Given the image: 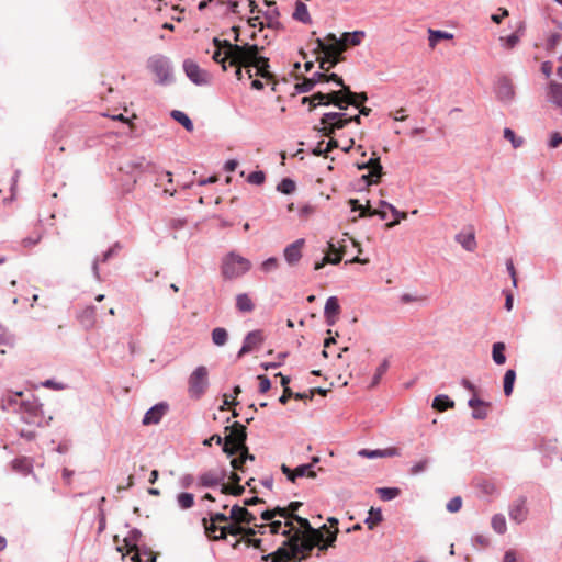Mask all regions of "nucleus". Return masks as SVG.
Returning <instances> with one entry per match:
<instances>
[{
	"label": "nucleus",
	"mask_w": 562,
	"mask_h": 562,
	"mask_svg": "<svg viewBox=\"0 0 562 562\" xmlns=\"http://www.w3.org/2000/svg\"><path fill=\"white\" fill-rule=\"evenodd\" d=\"M286 519L295 520L300 527L294 526L293 535L288 541L290 544L289 549L279 548L276 552L268 555L271 557L273 562L296 558L300 553L308 552L314 547H318L319 550H326L336 541L337 528L329 529L326 525H323L319 529L314 528L306 518L295 514H289Z\"/></svg>",
	"instance_id": "f257e3e1"
},
{
	"label": "nucleus",
	"mask_w": 562,
	"mask_h": 562,
	"mask_svg": "<svg viewBox=\"0 0 562 562\" xmlns=\"http://www.w3.org/2000/svg\"><path fill=\"white\" fill-rule=\"evenodd\" d=\"M217 49L213 53V60L223 65L226 70L225 61L229 59L231 65H244L245 68H256V75L267 76L269 67L268 59L259 56L260 48L257 45L249 44H232L227 40L220 41L214 38Z\"/></svg>",
	"instance_id": "f03ea898"
},
{
	"label": "nucleus",
	"mask_w": 562,
	"mask_h": 562,
	"mask_svg": "<svg viewBox=\"0 0 562 562\" xmlns=\"http://www.w3.org/2000/svg\"><path fill=\"white\" fill-rule=\"evenodd\" d=\"M315 50L324 54L319 60V68L323 71H328L340 61V55L346 49L345 41L337 38L335 34L329 33L325 40H315Z\"/></svg>",
	"instance_id": "7ed1b4c3"
},
{
	"label": "nucleus",
	"mask_w": 562,
	"mask_h": 562,
	"mask_svg": "<svg viewBox=\"0 0 562 562\" xmlns=\"http://www.w3.org/2000/svg\"><path fill=\"white\" fill-rule=\"evenodd\" d=\"M225 430H229V434L223 438V451L228 457H233L240 449L246 447V427L236 422L232 426L225 427Z\"/></svg>",
	"instance_id": "20e7f679"
},
{
	"label": "nucleus",
	"mask_w": 562,
	"mask_h": 562,
	"mask_svg": "<svg viewBox=\"0 0 562 562\" xmlns=\"http://www.w3.org/2000/svg\"><path fill=\"white\" fill-rule=\"evenodd\" d=\"M210 386L209 370L205 366L196 367L188 378V395L191 400H200Z\"/></svg>",
	"instance_id": "39448f33"
},
{
	"label": "nucleus",
	"mask_w": 562,
	"mask_h": 562,
	"mask_svg": "<svg viewBox=\"0 0 562 562\" xmlns=\"http://www.w3.org/2000/svg\"><path fill=\"white\" fill-rule=\"evenodd\" d=\"M147 67L156 76V83L166 86L173 81V69L168 57L162 55L151 56L147 61Z\"/></svg>",
	"instance_id": "423d86ee"
},
{
	"label": "nucleus",
	"mask_w": 562,
	"mask_h": 562,
	"mask_svg": "<svg viewBox=\"0 0 562 562\" xmlns=\"http://www.w3.org/2000/svg\"><path fill=\"white\" fill-rule=\"evenodd\" d=\"M19 407L18 415L22 422L31 425L40 424L43 416V405L35 395L23 396Z\"/></svg>",
	"instance_id": "0eeeda50"
},
{
	"label": "nucleus",
	"mask_w": 562,
	"mask_h": 562,
	"mask_svg": "<svg viewBox=\"0 0 562 562\" xmlns=\"http://www.w3.org/2000/svg\"><path fill=\"white\" fill-rule=\"evenodd\" d=\"M250 267L247 258L231 252L223 259L222 273L227 279H236L248 272Z\"/></svg>",
	"instance_id": "6e6552de"
},
{
	"label": "nucleus",
	"mask_w": 562,
	"mask_h": 562,
	"mask_svg": "<svg viewBox=\"0 0 562 562\" xmlns=\"http://www.w3.org/2000/svg\"><path fill=\"white\" fill-rule=\"evenodd\" d=\"M349 123L347 114L344 112H327L321 119L318 131L323 136L330 137L336 130L344 128Z\"/></svg>",
	"instance_id": "1a4fd4ad"
},
{
	"label": "nucleus",
	"mask_w": 562,
	"mask_h": 562,
	"mask_svg": "<svg viewBox=\"0 0 562 562\" xmlns=\"http://www.w3.org/2000/svg\"><path fill=\"white\" fill-rule=\"evenodd\" d=\"M345 101L341 100L340 97V90L335 91H328L326 93L324 92H317L313 94L312 97H304L302 99V103H310V109H315L317 105H329L333 104L337 106L339 110L344 111L346 110V105L344 104Z\"/></svg>",
	"instance_id": "9d476101"
},
{
	"label": "nucleus",
	"mask_w": 562,
	"mask_h": 562,
	"mask_svg": "<svg viewBox=\"0 0 562 562\" xmlns=\"http://www.w3.org/2000/svg\"><path fill=\"white\" fill-rule=\"evenodd\" d=\"M330 78L334 80V83L337 87H340V97L341 100L345 101L344 104L346 105V109L348 105H353L356 108H359L360 103L367 101V94L366 93H356L350 90L348 86H346L342 81V79L337 74H330Z\"/></svg>",
	"instance_id": "9b49d317"
},
{
	"label": "nucleus",
	"mask_w": 562,
	"mask_h": 562,
	"mask_svg": "<svg viewBox=\"0 0 562 562\" xmlns=\"http://www.w3.org/2000/svg\"><path fill=\"white\" fill-rule=\"evenodd\" d=\"M183 70L187 77L196 86H204L210 82V74L202 69L194 60L186 59Z\"/></svg>",
	"instance_id": "f8f14e48"
},
{
	"label": "nucleus",
	"mask_w": 562,
	"mask_h": 562,
	"mask_svg": "<svg viewBox=\"0 0 562 562\" xmlns=\"http://www.w3.org/2000/svg\"><path fill=\"white\" fill-rule=\"evenodd\" d=\"M358 169H369V173L362 176L368 184L378 183L383 173L379 157H371L368 161L358 164Z\"/></svg>",
	"instance_id": "ddd939ff"
},
{
	"label": "nucleus",
	"mask_w": 562,
	"mask_h": 562,
	"mask_svg": "<svg viewBox=\"0 0 562 562\" xmlns=\"http://www.w3.org/2000/svg\"><path fill=\"white\" fill-rule=\"evenodd\" d=\"M304 245L305 239L299 238L284 248L283 258L289 266L294 267L300 262L303 256L302 249Z\"/></svg>",
	"instance_id": "4468645a"
},
{
	"label": "nucleus",
	"mask_w": 562,
	"mask_h": 562,
	"mask_svg": "<svg viewBox=\"0 0 562 562\" xmlns=\"http://www.w3.org/2000/svg\"><path fill=\"white\" fill-rule=\"evenodd\" d=\"M226 473L224 471L210 470L198 476V485L201 487H214L224 484Z\"/></svg>",
	"instance_id": "2eb2a0df"
},
{
	"label": "nucleus",
	"mask_w": 562,
	"mask_h": 562,
	"mask_svg": "<svg viewBox=\"0 0 562 562\" xmlns=\"http://www.w3.org/2000/svg\"><path fill=\"white\" fill-rule=\"evenodd\" d=\"M263 334L259 329L248 333L244 339L241 348L238 351V357H243L244 355L259 348L263 342Z\"/></svg>",
	"instance_id": "dca6fc26"
},
{
	"label": "nucleus",
	"mask_w": 562,
	"mask_h": 562,
	"mask_svg": "<svg viewBox=\"0 0 562 562\" xmlns=\"http://www.w3.org/2000/svg\"><path fill=\"white\" fill-rule=\"evenodd\" d=\"M168 411V404L166 403H158L154 406H151L144 415L143 417V425H157L160 423L162 417Z\"/></svg>",
	"instance_id": "f3484780"
},
{
	"label": "nucleus",
	"mask_w": 562,
	"mask_h": 562,
	"mask_svg": "<svg viewBox=\"0 0 562 562\" xmlns=\"http://www.w3.org/2000/svg\"><path fill=\"white\" fill-rule=\"evenodd\" d=\"M339 313L340 305L338 299L336 296H329L324 307V316L326 319V324L328 326H333L336 323Z\"/></svg>",
	"instance_id": "a211bd4d"
},
{
	"label": "nucleus",
	"mask_w": 562,
	"mask_h": 562,
	"mask_svg": "<svg viewBox=\"0 0 562 562\" xmlns=\"http://www.w3.org/2000/svg\"><path fill=\"white\" fill-rule=\"evenodd\" d=\"M24 393L22 391L19 392H9L1 400V408L3 411L13 412L18 414L20 402L23 398Z\"/></svg>",
	"instance_id": "6ab92c4d"
},
{
	"label": "nucleus",
	"mask_w": 562,
	"mask_h": 562,
	"mask_svg": "<svg viewBox=\"0 0 562 562\" xmlns=\"http://www.w3.org/2000/svg\"><path fill=\"white\" fill-rule=\"evenodd\" d=\"M547 101L562 110V83L550 81L546 92Z\"/></svg>",
	"instance_id": "aec40b11"
},
{
	"label": "nucleus",
	"mask_w": 562,
	"mask_h": 562,
	"mask_svg": "<svg viewBox=\"0 0 562 562\" xmlns=\"http://www.w3.org/2000/svg\"><path fill=\"white\" fill-rule=\"evenodd\" d=\"M528 509L526 507V502L522 498L515 501L509 508V518L521 524L527 519Z\"/></svg>",
	"instance_id": "412c9836"
},
{
	"label": "nucleus",
	"mask_w": 562,
	"mask_h": 562,
	"mask_svg": "<svg viewBox=\"0 0 562 562\" xmlns=\"http://www.w3.org/2000/svg\"><path fill=\"white\" fill-rule=\"evenodd\" d=\"M468 405L473 409L472 417L474 419H485L488 415L490 404L480 400L477 396H472L468 401Z\"/></svg>",
	"instance_id": "4be33fe9"
},
{
	"label": "nucleus",
	"mask_w": 562,
	"mask_h": 562,
	"mask_svg": "<svg viewBox=\"0 0 562 562\" xmlns=\"http://www.w3.org/2000/svg\"><path fill=\"white\" fill-rule=\"evenodd\" d=\"M11 469L22 475H29L33 471L32 459L27 457H19L11 461Z\"/></svg>",
	"instance_id": "5701e85b"
},
{
	"label": "nucleus",
	"mask_w": 562,
	"mask_h": 562,
	"mask_svg": "<svg viewBox=\"0 0 562 562\" xmlns=\"http://www.w3.org/2000/svg\"><path fill=\"white\" fill-rule=\"evenodd\" d=\"M229 518L236 522L251 524L255 521V516L248 512L245 507L234 505L229 513Z\"/></svg>",
	"instance_id": "b1692460"
},
{
	"label": "nucleus",
	"mask_w": 562,
	"mask_h": 562,
	"mask_svg": "<svg viewBox=\"0 0 562 562\" xmlns=\"http://www.w3.org/2000/svg\"><path fill=\"white\" fill-rule=\"evenodd\" d=\"M269 528L271 533H281L283 536H288L290 539L293 535L292 531L294 530V525L293 521L289 519H286L284 524L280 520H272Z\"/></svg>",
	"instance_id": "393cba45"
},
{
	"label": "nucleus",
	"mask_w": 562,
	"mask_h": 562,
	"mask_svg": "<svg viewBox=\"0 0 562 562\" xmlns=\"http://www.w3.org/2000/svg\"><path fill=\"white\" fill-rule=\"evenodd\" d=\"M456 240L467 251H473L476 248V240L473 232L459 233L456 235Z\"/></svg>",
	"instance_id": "a878e982"
},
{
	"label": "nucleus",
	"mask_w": 562,
	"mask_h": 562,
	"mask_svg": "<svg viewBox=\"0 0 562 562\" xmlns=\"http://www.w3.org/2000/svg\"><path fill=\"white\" fill-rule=\"evenodd\" d=\"M78 319L81 325L86 328H91L95 323V307L86 306L79 314Z\"/></svg>",
	"instance_id": "bb28decb"
},
{
	"label": "nucleus",
	"mask_w": 562,
	"mask_h": 562,
	"mask_svg": "<svg viewBox=\"0 0 562 562\" xmlns=\"http://www.w3.org/2000/svg\"><path fill=\"white\" fill-rule=\"evenodd\" d=\"M514 88L513 85L507 80L503 79L498 82L497 87V97L502 101H510L514 98Z\"/></svg>",
	"instance_id": "cd10ccee"
},
{
	"label": "nucleus",
	"mask_w": 562,
	"mask_h": 562,
	"mask_svg": "<svg viewBox=\"0 0 562 562\" xmlns=\"http://www.w3.org/2000/svg\"><path fill=\"white\" fill-rule=\"evenodd\" d=\"M142 537V532L138 529H132L128 531L127 536L124 538V547L127 549V552H135L138 547V541Z\"/></svg>",
	"instance_id": "c85d7f7f"
},
{
	"label": "nucleus",
	"mask_w": 562,
	"mask_h": 562,
	"mask_svg": "<svg viewBox=\"0 0 562 562\" xmlns=\"http://www.w3.org/2000/svg\"><path fill=\"white\" fill-rule=\"evenodd\" d=\"M236 308L241 313H250L255 308V304L247 293H240L236 296Z\"/></svg>",
	"instance_id": "c756f323"
},
{
	"label": "nucleus",
	"mask_w": 562,
	"mask_h": 562,
	"mask_svg": "<svg viewBox=\"0 0 562 562\" xmlns=\"http://www.w3.org/2000/svg\"><path fill=\"white\" fill-rule=\"evenodd\" d=\"M293 19L300 21L304 24H310L312 22L311 15L308 13L307 7L305 3L301 1L295 2V9L293 12Z\"/></svg>",
	"instance_id": "7c9ffc66"
},
{
	"label": "nucleus",
	"mask_w": 562,
	"mask_h": 562,
	"mask_svg": "<svg viewBox=\"0 0 562 562\" xmlns=\"http://www.w3.org/2000/svg\"><path fill=\"white\" fill-rule=\"evenodd\" d=\"M380 206L386 207L394 216V221L386 224L387 227H394L402 220H405L407 217V214L405 212L398 211L394 205H392L391 203H389L386 201H380Z\"/></svg>",
	"instance_id": "2f4dec72"
},
{
	"label": "nucleus",
	"mask_w": 562,
	"mask_h": 562,
	"mask_svg": "<svg viewBox=\"0 0 562 562\" xmlns=\"http://www.w3.org/2000/svg\"><path fill=\"white\" fill-rule=\"evenodd\" d=\"M506 346L504 342H494L492 347V358L497 366H502L506 362L505 356Z\"/></svg>",
	"instance_id": "473e14b6"
},
{
	"label": "nucleus",
	"mask_w": 562,
	"mask_h": 562,
	"mask_svg": "<svg viewBox=\"0 0 562 562\" xmlns=\"http://www.w3.org/2000/svg\"><path fill=\"white\" fill-rule=\"evenodd\" d=\"M383 519V515L380 508L371 507L368 517L364 520L368 529L373 530Z\"/></svg>",
	"instance_id": "72a5a7b5"
},
{
	"label": "nucleus",
	"mask_w": 562,
	"mask_h": 562,
	"mask_svg": "<svg viewBox=\"0 0 562 562\" xmlns=\"http://www.w3.org/2000/svg\"><path fill=\"white\" fill-rule=\"evenodd\" d=\"M237 453H239V457L237 458H233L232 461H231V465L234 470H243V464L247 461V460H254V456L250 454L248 452V448L245 447L243 449H240Z\"/></svg>",
	"instance_id": "f704fd0d"
},
{
	"label": "nucleus",
	"mask_w": 562,
	"mask_h": 562,
	"mask_svg": "<svg viewBox=\"0 0 562 562\" xmlns=\"http://www.w3.org/2000/svg\"><path fill=\"white\" fill-rule=\"evenodd\" d=\"M177 505L180 509L187 510L194 505V495L189 492L179 493L176 497Z\"/></svg>",
	"instance_id": "c9c22d12"
},
{
	"label": "nucleus",
	"mask_w": 562,
	"mask_h": 562,
	"mask_svg": "<svg viewBox=\"0 0 562 562\" xmlns=\"http://www.w3.org/2000/svg\"><path fill=\"white\" fill-rule=\"evenodd\" d=\"M453 406L454 402L446 394L437 395L432 401V407L439 412L452 408Z\"/></svg>",
	"instance_id": "e433bc0d"
},
{
	"label": "nucleus",
	"mask_w": 562,
	"mask_h": 562,
	"mask_svg": "<svg viewBox=\"0 0 562 562\" xmlns=\"http://www.w3.org/2000/svg\"><path fill=\"white\" fill-rule=\"evenodd\" d=\"M131 560L133 562H155L156 561V557L154 554L153 551L146 549V548H140V549H137V551L134 552V554L132 555Z\"/></svg>",
	"instance_id": "4c0bfd02"
},
{
	"label": "nucleus",
	"mask_w": 562,
	"mask_h": 562,
	"mask_svg": "<svg viewBox=\"0 0 562 562\" xmlns=\"http://www.w3.org/2000/svg\"><path fill=\"white\" fill-rule=\"evenodd\" d=\"M171 117L181 124L188 132H192L194 126L191 119L180 110H173L171 112Z\"/></svg>",
	"instance_id": "58836bf2"
},
{
	"label": "nucleus",
	"mask_w": 562,
	"mask_h": 562,
	"mask_svg": "<svg viewBox=\"0 0 562 562\" xmlns=\"http://www.w3.org/2000/svg\"><path fill=\"white\" fill-rule=\"evenodd\" d=\"M279 516V517H282V518H288L289 517V513H288V509L284 508V507H279L277 506L274 509L272 510H265L261 513V518L266 521H272L274 520V518Z\"/></svg>",
	"instance_id": "ea45409f"
},
{
	"label": "nucleus",
	"mask_w": 562,
	"mask_h": 562,
	"mask_svg": "<svg viewBox=\"0 0 562 562\" xmlns=\"http://www.w3.org/2000/svg\"><path fill=\"white\" fill-rule=\"evenodd\" d=\"M428 33H429L428 41H429V46L430 47H435L440 40H449V38L453 37V35L451 33H448V32H445V31H439V30H431L430 29L428 31Z\"/></svg>",
	"instance_id": "a19ab883"
},
{
	"label": "nucleus",
	"mask_w": 562,
	"mask_h": 562,
	"mask_svg": "<svg viewBox=\"0 0 562 562\" xmlns=\"http://www.w3.org/2000/svg\"><path fill=\"white\" fill-rule=\"evenodd\" d=\"M491 526L495 532H497L499 535L505 533L507 530L505 516L502 514H495L492 517Z\"/></svg>",
	"instance_id": "79ce46f5"
},
{
	"label": "nucleus",
	"mask_w": 562,
	"mask_h": 562,
	"mask_svg": "<svg viewBox=\"0 0 562 562\" xmlns=\"http://www.w3.org/2000/svg\"><path fill=\"white\" fill-rule=\"evenodd\" d=\"M228 333L223 327H216L212 330V341L216 346H224L227 342Z\"/></svg>",
	"instance_id": "37998d69"
},
{
	"label": "nucleus",
	"mask_w": 562,
	"mask_h": 562,
	"mask_svg": "<svg viewBox=\"0 0 562 562\" xmlns=\"http://www.w3.org/2000/svg\"><path fill=\"white\" fill-rule=\"evenodd\" d=\"M376 492L381 499L385 502L392 501L401 494V490L398 487H380Z\"/></svg>",
	"instance_id": "c03bdc74"
},
{
	"label": "nucleus",
	"mask_w": 562,
	"mask_h": 562,
	"mask_svg": "<svg viewBox=\"0 0 562 562\" xmlns=\"http://www.w3.org/2000/svg\"><path fill=\"white\" fill-rule=\"evenodd\" d=\"M243 532V528L237 526L236 524H229L227 526H223L220 528L218 536L215 539H226L227 533L233 536H238Z\"/></svg>",
	"instance_id": "a18cd8bd"
},
{
	"label": "nucleus",
	"mask_w": 562,
	"mask_h": 562,
	"mask_svg": "<svg viewBox=\"0 0 562 562\" xmlns=\"http://www.w3.org/2000/svg\"><path fill=\"white\" fill-rule=\"evenodd\" d=\"M363 31H355L352 33H344L340 40L345 41L346 45L349 43L353 46L359 45L364 37Z\"/></svg>",
	"instance_id": "49530a36"
},
{
	"label": "nucleus",
	"mask_w": 562,
	"mask_h": 562,
	"mask_svg": "<svg viewBox=\"0 0 562 562\" xmlns=\"http://www.w3.org/2000/svg\"><path fill=\"white\" fill-rule=\"evenodd\" d=\"M516 379V372L513 369H509L505 372L504 375V394L509 396L513 393L514 383Z\"/></svg>",
	"instance_id": "de8ad7c7"
},
{
	"label": "nucleus",
	"mask_w": 562,
	"mask_h": 562,
	"mask_svg": "<svg viewBox=\"0 0 562 562\" xmlns=\"http://www.w3.org/2000/svg\"><path fill=\"white\" fill-rule=\"evenodd\" d=\"M295 475L297 477L306 476V477L315 479L317 474L313 469V463H307V464L297 465L295 468Z\"/></svg>",
	"instance_id": "09e8293b"
},
{
	"label": "nucleus",
	"mask_w": 562,
	"mask_h": 562,
	"mask_svg": "<svg viewBox=\"0 0 562 562\" xmlns=\"http://www.w3.org/2000/svg\"><path fill=\"white\" fill-rule=\"evenodd\" d=\"M202 525L204 527L205 535L209 538L216 540L215 537L220 533V528L216 526V524L213 522L212 519L203 518Z\"/></svg>",
	"instance_id": "8fccbe9b"
},
{
	"label": "nucleus",
	"mask_w": 562,
	"mask_h": 562,
	"mask_svg": "<svg viewBox=\"0 0 562 562\" xmlns=\"http://www.w3.org/2000/svg\"><path fill=\"white\" fill-rule=\"evenodd\" d=\"M277 190L283 194H291L295 190V182L290 178H284L278 184Z\"/></svg>",
	"instance_id": "3c124183"
},
{
	"label": "nucleus",
	"mask_w": 562,
	"mask_h": 562,
	"mask_svg": "<svg viewBox=\"0 0 562 562\" xmlns=\"http://www.w3.org/2000/svg\"><path fill=\"white\" fill-rule=\"evenodd\" d=\"M389 369V361L387 360H384L376 369L373 378H372V381H371V384L370 386L371 387H374L375 385H378L380 383V380L381 378L383 376V374L387 371Z\"/></svg>",
	"instance_id": "603ef678"
},
{
	"label": "nucleus",
	"mask_w": 562,
	"mask_h": 562,
	"mask_svg": "<svg viewBox=\"0 0 562 562\" xmlns=\"http://www.w3.org/2000/svg\"><path fill=\"white\" fill-rule=\"evenodd\" d=\"M504 137L512 143L514 148L520 147L524 143L522 138L517 137L515 132L508 127L504 130Z\"/></svg>",
	"instance_id": "864d4df0"
},
{
	"label": "nucleus",
	"mask_w": 562,
	"mask_h": 562,
	"mask_svg": "<svg viewBox=\"0 0 562 562\" xmlns=\"http://www.w3.org/2000/svg\"><path fill=\"white\" fill-rule=\"evenodd\" d=\"M265 179H266L265 172L261 170H258V171H252L251 173L248 175L247 182L250 184L260 186L265 182Z\"/></svg>",
	"instance_id": "5fc2aeb1"
},
{
	"label": "nucleus",
	"mask_w": 562,
	"mask_h": 562,
	"mask_svg": "<svg viewBox=\"0 0 562 562\" xmlns=\"http://www.w3.org/2000/svg\"><path fill=\"white\" fill-rule=\"evenodd\" d=\"M279 267V262H278V259L274 258V257H270L268 259H266L261 266H260V269L265 272V273H269L271 271H274L277 270Z\"/></svg>",
	"instance_id": "6e6d98bb"
},
{
	"label": "nucleus",
	"mask_w": 562,
	"mask_h": 562,
	"mask_svg": "<svg viewBox=\"0 0 562 562\" xmlns=\"http://www.w3.org/2000/svg\"><path fill=\"white\" fill-rule=\"evenodd\" d=\"M221 492L223 494H232L235 496L241 495L244 492V486H240L239 484H235L234 486H231L228 484H222Z\"/></svg>",
	"instance_id": "4d7b16f0"
},
{
	"label": "nucleus",
	"mask_w": 562,
	"mask_h": 562,
	"mask_svg": "<svg viewBox=\"0 0 562 562\" xmlns=\"http://www.w3.org/2000/svg\"><path fill=\"white\" fill-rule=\"evenodd\" d=\"M428 463H429V460L427 458L422 459L418 462H415L411 467V470H409L411 474L412 475H417L419 473H423L427 469Z\"/></svg>",
	"instance_id": "13d9d810"
},
{
	"label": "nucleus",
	"mask_w": 562,
	"mask_h": 562,
	"mask_svg": "<svg viewBox=\"0 0 562 562\" xmlns=\"http://www.w3.org/2000/svg\"><path fill=\"white\" fill-rule=\"evenodd\" d=\"M350 204L352 205V211L360 210V217L371 216L370 213L374 210L369 204L364 206L359 204L357 200H350Z\"/></svg>",
	"instance_id": "bf43d9fd"
},
{
	"label": "nucleus",
	"mask_w": 562,
	"mask_h": 562,
	"mask_svg": "<svg viewBox=\"0 0 562 562\" xmlns=\"http://www.w3.org/2000/svg\"><path fill=\"white\" fill-rule=\"evenodd\" d=\"M501 42L503 47L514 48L519 42V36L517 34H510L506 37H501Z\"/></svg>",
	"instance_id": "052dcab7"
},
{
	"label": "nucleus",
	"mask_w": 562,
	"mask_h": 562,
	"mask_svg": "<svg viewBox=\"0 0 562 562\" xmlns=\"http://www.w3.org/2000/svg\"><path fill=\"white\" fill-rule=\"evenodd\" d=\"M560 145H562V135L559 132H552L549 135L548 147L554 149Z\"/></svg>",
	"instance_id": "680f3d73"
},
{
	"label": "nucleus",
	"mask_w": 562,
	"mask_h": 562,
	"mask_svg": "<svg viewBox=\"0 0 562 562\" xmlns=\"http://www.w3.org/2000/svg\"><path fill=\"white\" fill-rule=\"evenodd\" d=\"M358 454L360 457L368 458V459L382 458V449H374V450L361 449L358 451Z\"/></svg>",
	"instance_id": "e2e57ef3"
},
{
	"label": "nucleus",
	"mask_w": 562,
	"mask_h": 562,
	"mask_svg": "<svg viewBox=\"0 0 562 562\" xmlns=\"http://www.w3.org/2000/svg\"><path fill=\"white\" fill-rule=\"evenodd\" d=\"M461 506H462V498L460 496H456V497H452L447 503V510L450 513H457L460 510Z\"/></svg>",
	"instance_id": "0e129e2a"
},
{
	"label": "nucleus",
	"mask_w": 562,
	"mask_h": 562,
	"mask_svg": "<svg viewBox=\"0 0 562 562\" xmlns=\"http://www.w3.org/2000/svg\"><path fill=\"white\" fill-rule=\"evenodd\" d=\"M258 380H259V392L260 393L268 392L271 387V382H270L269 378L265 374H260V375H258Z\"/></svg>",
	"instance_id": "69168bd1"
},
{
	"label": "nucleus",
	"mask_w": 562,
	"mask_h": 562,
	"mask_svg": "<svg viewBox=\"0 0 562 562\" xmlns=\"http://www.w3.org/2000/svg\"><path fill=\"white\" fill-rule=\"evenodd\" d=\"M121 249V245L119 243H115L111 248H109L103 255H102V261L106 262L110 260L114 255L117 254V251Z\"/></svg>",
	"instance_id": "338daca9"
},
{
	"label": "nucleus",
	"mask_w": 562,
	"mask_h": 562,
	"mask_svg": "<svg viewBox=\"0 0 562 562\" xmlns=\"http://www.w3.org/2000/svg\"><path fill=\"white\" fill-rule=\"evenodd\" d=\"M314 88V81H310V79H304L301 83L296 85V90L300 93H305L311 91Z\"/></svg>",
	"instance_id": "774afa93"
}]
</instances>
